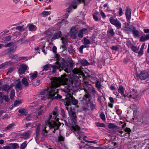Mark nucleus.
<instances>
[{
  "mask_svg": "<svg viewBox=\"0 0 149 149\" xmlns=\"http://www.w3.org/2000/svg\"><path fill=\"white\" fill-rule=\"evenodd\" d=\"M30 134L31 132L30 131L24 132L21 135V138H23L24 139H26L28 138L29 137Z\"/></svg>",
  "mask_w": 149,
  "mask_h": 149,
  "instance_id": "21",
  "label": "nucleus"
},
{
  "mask_svg": "<svg viewBox=\"0 0 149 149\" xmlns=\"http://www.w3.org/2000/svg\"><path fill=\"white\" fill-rule=\"evenodd\" d=\"M3 64H4V66H5L6 65H8L9 66L12 64L10 61H6L5 62L3 63Z\"/></svg>",
  "mask_w": 149,
  "mask_h": 149,
  "instance_id": "61",
  "label": "nucleus"
},
{
  "mask_svg": "<svg viewBox=\"0 0 149 149\" xmlns=\"http://www.w3.org/2000/svg\"><path fill=\"white\" fill-rule=\"evenodd\" d=\"M125 132H127V133H125V132L122 131H119L118 132V133H120L122 135L121 136H126V134H128V136H130V133L131 132V130L130 128L126 127L125 130Z\"/></svg>",
  "mask_w": 149,
  "mask_h": 149,
  "instance_id": "14",
  "label": "nucleus"
},
{
  "mask_svg": "<svg viewBox=\"0 0 149 149\" xmlns=\"http://www.w3.org/2000/svg\"><path fill=\"white\" fill-rule=\"evenodd\" d=\"M133 147L135 148V149H139L140 147V143L138 142H133Z\"/></svg>",
  "mask_w": 149,
  "mask_h": 149,
  "instance_id": "35",
  "label": "nucleus"
},
{
  "mask_svg": "<svg viewBox=\"0 0 149 149\" xmlns=\"http://www.w3.org/2000/svg\"><path fill=\"white\" fill-rule=\"evenodd\" d=\"M110 48L112 50L116 51H117L119 49L117 46H113L110 47Z\"/></svg>",
  "mask_w": 149,
  "mask_h": 149,
  "instance_id": "59",
  "label": "nucleus"
},
{
  "mask_svg": "<svg viewBox=\"0 0 149 149\" xmlns=\"http://www.w3.org/2000/svg\"><path fill=\"white\" fill-rule=\"evenodd\" d=\"M95 87L97 88V90L99 91L100 92H101V91L100 90V88L101 87V82L97 81L95 83Z\"/></svg>",
  "mask_w": 149,
  "mask_h": 149,
  "instance_id": "33",
  "label": "nucleus"
},
{
  "mask_svg": "<svg viewBox=\"0 0 149 149\" xmlns=\"http://www.w3.org/2000/svg\"><path fill=\"white\" fill-rule=\"evenodd\" d=\"M67 76V75L66 74V75L65 77V78L68 79V80H70V81H71V82H72V84L74 85V82H77L78 83V84H79V85H78V86H77V87H74V89H73H73L69 90L67 88V87H66V85H63L65 86V87L68 90V92H69L70 90L74 91V90H75L76 89H78V88H79V82L77 80H72V79H68V78H66ZM61 85H63V84H61L60 85L56 87V88L57 87L60 86ZM56 89L57 90V91H58L57 92V93H55V94L54 95L53 97H51V98L52 99V100H53V99H60L62 97V96L61 95H60L59 94H57V93L58 92V89H57L56 88Z\"/></svg>",
  "mask_w": 149,
  "mask_h": 149,
  "instance_id": "4",
  "label": "nucleus"
},
{
  "mask_svg": "<svg viewBox=\"0 0 149 149\" xmlns=\"http://www.w3.org/2000/svg\"><path fill=\"white\" fill-rule=\"evenodd\" d=\"M16 47L13 46L10 48H8L5 50L4 52L6 54H9L13 53L15 50Z\"/></svg>",
  "mask_w": 149,
  "mask_h": 149,
  "instance_id": "11",
  "label": "nucleus"
},
{
  "mask_svg": "<svg viewBox=\"0 0 149 149\" xmlns=\"http://www.w3.org/2000/svg\"><path fill=\"white\" fill-rule=\"evenodd\" d=\"M79 62L83 66H87L89 64V63L85 59L80 60Z\"/></svg>",
  "mask_w": 149,
  "mask_h": 149,
  "instance_id": "26",
  "label": "nucleus"
},
{
  "mask_svg": "<svg viewBox=\"0 0 149 149\" xmlns=\"http://www.w3.org/2000/svg\"><path fill=\"white\" fill-rule=\"evenodd\" d=\"M59 122L57 123L55 121H53L52 123H50L49 121H47L45 122V126L44 129L43 130L45 131V132L47 133V130H46V128L47 127H48L49 129H51L52 128H54V131L53 132L54 133H55V131L56 130H57L58 129L60 124H58Z\"/></svg>",
  "mask_w": 149,
  "mask_h": 149,
  "instance_id": "5",
  "label": "nucleus"
},
{
  "mask_svg": "<svg viewBox=\"0 0 149 149\" xmlns=\"http://www.w3.org/2000/svg\"><path fill=\"white\" fill-rule=\"evenodd\" d=\"M16 88L20 90H21L22 89L21 84L20 81H19V82L16 84Z\"/></svg>",
  "mask_w": 149,
  "mask_h": 149,
  "instance_id": "56",
  "label": "nucleus"
},
{
  "mask_svg": "<svg viewBox=\"0 0 149 149\" xmlns=\"http://www.w3.org/2000/svg\"><path fill=\"white\" fill-rule=\"evenodd\" d=\"M140 121L143 125H145L149 123V119L148 118L144 117L140 120Z\"/></svg>",
  "mask_w": 149,
  "mask_h": 149,
  "instance_id": "19",
  "label": "nucleus"
},
{
  "mask_svg": "<svg viewBox=\"0 0 149 149\" xmlns=\"http://www.w3.org/2000/svg\"><path fill=\"white\" fill-rule=\"evenodd\" d=\"M117 126L112 123H109L108 124V127L109 128H117Z\"/></svg>",
  "mask_w": 149,
  "mask_h": 149,
  "instance_id": "45",
  "label": "nucleus"
},
{
  "mask_svg": "<svg viewBox=\"0 0 149 149\" xmlns=\"http://www.w3.org/2000/svg\"><path fill=\"white\" fill-rule=\"evenodd\" d=\"M11 36H6L4 37L3 40L4 41H8L11 40Z\"/></svg>",
  "mask_w": 149,
  "mask_h": 149,
  "instance_id": "51",
  "label": "nucleus"
},
{
  "mask_svg": "<svg viewBox=\"0 0 149 149\" xmlns=\"http://www.w3.org/2000/svg\"><path fill=\"white\" fill-rule=\"evenodd\" d=\"M125 15L127 19L130 20L131 18V11L130 8H127L125 11Z\"/></svg>",
  "mask_w": 149,
  "mask_h": 149,
  "instance_id": "18",
  "label": "nucleus"
},
{
  "mask_svg": "<svg viewBox=\"0 0 149 149\" xmlns=\"http://www.w3.org/2000/svg\"><path fill=\"white\" fill-rule=\"evenodd\" d=\"M68 51L70 53H72L71 54H73L74 52V50L72 46H70V47L69 48Z\"/></svg>",
  "mask_w": 149,
  "mask_h": 149,
  "instance_id": "54",
  "label": "nucleus"
},
{
  "mask_svg": "<svg viewBox=\"0 0 149 149\" xmlns=\"http://www.w3.org/2000/svg\"><path fill=\"white\" fill-rule=\"evenodd\" d=\"M100 15L102 16V17L103 18H105L106 17V16L105 14H104V13L102 10H100Z\"/></svg>",
  "mask_w": 149,
  "mask_h": 149,
  "instance_id": "62",
  "label": "nucleus"
},
{
  "mask_svg": "<svg viewBox=\"0 0 149 149\" xmlns=\"http://www.w3.org/2000/svg\"><path fill=\"white\" fill-rule=\"evenodd\" d=\"M51 65L48 64L43 66V70L47 71L49 69H51Z\"/></svg>",
  "mask_w": 149,
  "mask_h": 149,
  "instance_id": "36",
  "label": "nucleus"
},
{
  "mask_svg": "<svg viewBox=\"0 0 149 149\" xmlns=\"http://www.w3.org/2000/svg\"><path fill=\"white\" fill-rule=\"evenodd\" d=\"M30 75V79H31V81L35 79L36 77H37L38 73L36 71L34 72V73H31L29 74Z\"/></svg>",
  "mask_w": 149,
  "mask_h": 149,
  "instance_id": "22",
  "label": "nucleus"
},
{
  "mask_svg": "<svg viewBox=\"0 0 149 149\" xmlns=\"http://www.w3.org/2000/svg\"><path fill=\"white\" fill-rule=\"evenodd\" d=\"M40 125H38L37 126L36 128V137L37 138H38V136L39 134V132L40 130Z\"/></svg>",
  "mask_w": 149,
  "mask_h": 149,
  "instance_id": "44",
  "label": "nucleus"
},
{
  "mask_svg": "<svg viewBox=\"0 0 149 149\" xmlns=\"http://www.w3.org/2000/svg\"><path fill=\"white\" fill-rule=\"evenodd\" d=\"M37 29V27L34 25L31 24L29 27V30L31 31H34Z\"/></svg>",
  "mask_w": 149,
  "mask_h": 149,
  "instance_id": "30",
  "label": "nucleus"
},
{
  "mask_svg": "<svg viewBox=\"0 0 149 149\" xmlns=\"http://www.w3.org/2000/svg\"><path fill=\"white\" fill-rule=\"evenodd\" d=\"M130 48L132 51L136 53H138V51L139 50V48H137L136 47L134 46L133 45Z\"/></svg>",
  "mask_w": 149,
  "mask_h": 149,
  "instance_id": "41",
  "label": "nucleus"
},
{
  "mask_svg": "<svg viewBox=\"0 0 149 149\" xmlns=\"http://www.w3.org/2000/svg\"><path fill=\"white\" fill-rule=\"evenodd\" d=\"M70 117L72 120L73 121L74 125H75L76 123L77 116L76 115L75 112H68Z\"/></svg>",
  "mask_w": 149,
  "mask_h": 149,
  "instance_id": "15",
  "label": "nucleus"
},
{
  "mask_svg": "<svg viewBox=\"0 0 149 149\" xmlns=\"http://www.w3.org/2000/svg\"><path fill=\"white\" fill-rule=\"evenodd\" d=\"M90 106L88 104L85 105L84 107H83V110L84 111H95V105L92 103L90 102L89 104Z\"/></svg>",
  "mask_w": 149,
  "mask_h": 149,
  "instance_id": "7",
  "label": "nucleus"
},
{
  "mask_svg": "<svg viewBox=\"0 0 149 149\" xmlns=\"http://www.w3.org/2000/svg\"><path fill=\"white\" fill-rule=\"evenodd\" d=\"M138 76L141 80H144L149 77V74L147 72L143 71L139 74Z\"/></svg>",
  "mask_w": 149,
  "mask_h": 149,
  "instance_id": "9",
  "label": "nucleus"
},
{
  "mask_svg": "<svg viewBox=\"0 0 149 149\" xmlns=\"http://www.w3.org/2000/svg\"><path fill=\"white\" fill-rule=\"evenodd\" d=\"M96 125L97 127H104L105 125L104 124L102 123H100L97 122L96 123Z\"/></svg>",
  "mask_w": 149,
  "mask_h": 149,
  "instance_id": "60",
  "label": "nucleus"
},
{
  "mask_svg": "<svg viewBox=\"0 0 149 149\" xmlns=\"http://www.w3.org/2000/svg\"><path fill=\"white\" fill-rule=\"evenodd\" d=\"M11 147V149H17L19 148V144L16 143H12L9 144Z\"/></svg>",
  "mask_w": 149,
  "mask_h": 149,
  "instance_id": "27",
  "label": "nucleus"
},
{
  "mask_svg": "<svg viewBox=\"0 0 149 149\" xmlns=\"http://www.w3.org/2000/svg\"><path fill=\"white\" fill-rule=\"evenodd\" d=\"M127 45L129 48H130L133 45L132 44L131 41L128 40L127 42Z\"/></svg>",
  "mask_w": 149,
  "mask_h": 149,
  "instance_id": "64",
  "label": "nucleus"
},
{
  "mask_svg": "<svg viewBox=\"0 0 149 149\" xmlns=\"http://www.w3.org/2000/svg\"><path fill=\"white\" fill-rule=\"evenodd\" d=\"M4 92L3 91L0 92V100L1 102H3L4 100L6 102H8L10 101V99L8 95H4Z\"/></svg>",
  "mask_w": 149,
  "mask_h": 149,
  "instance_id": "10",
  "label": "nucleus"
},
{
  "mask_svg": "<svg viewBox=\"0 0 149 149\" xmlns=\"http://www.w3.org/2000/svg\"><path fill=\"white\" fill-rule=\"evenodd\" d=\"M130 109H131L133 112H137V111H139L137 107L134 105H131L130 107Z\"/></svg>",
  "mask_w": 149,
  "mask_h": 149,
  "instance_id": "38",
  "label": "nucleus"
},
{
  "mask_svg": "<svg viewBox=\"0 0 149 149\" xmlns=\"http://www.w3.org/2000/svg\"><path fill=\"white\" fill-rule=\"evenodd\" d=\"M58 139L59 141H64V137L61 135L60 134H59V135L58 137Z\"/></svg>",
  "mask_w": 149,
  "mask_h": 149,
  "instance_id": "55",
  "label": "nucleus"
},
{
  "mask_svg": "<svg viewBox=\"0 0 149 149\" xmlns=\"http://www.w3.org/2000/svg\"><path fill=\"white\" fill-rule=\"evenodd\" d=\"M85 1V0H74L71 3V6L74 9H75L77 7V4L78 3H80L81 2L82 3L84 2Z\"/></svg>",
  "mask_w": 149,
  "mask_h": 149,
  "instance_id": "17",
  "label": "nucleus"
},
{
  "mask_svg": "<svg viewBox=\"0 0 149 149\" xmlns=\"http://www.w3.org/2000/svg\"><path fill=\"white\" fill-rule=\"evenodd\" d=\"M32 84L35 86H38L40 83V80H35L34 79L31 81Z\"/></svg>",
  "mask_w": 149,
  "mask_h": 149,
  "instance_id": "32",
  "label": "nucleus"
},
{
  "mask_svg": "<svg viewBox=\"0 0 149 149\" xmlns=\"http://www.w3.org/2000/svg\"><path fill=\"white\" fill-rule=\"evenodd\" d=\"M15 125L14 123H12L9 124L8 126L5 128V130H10L12 129L15 126Z\"/></svg>",
  "mask_w": 149,
  "mask_h": 149,
  "instance_id": "39",
  "label": "nucleus"
},
{
  "mask_svg": "<svg viewBox=\"0 0 149 149\" xmlns=\"http://www.w3.org/2000/svg\"><path fill=\"white\" fill-rule=\"evenodd\" d=\"M71 36L73 38L76 39L77 38L76 34L77 33V30L74 27H72L71 28L70 30Z\"/></svg>",
  "mask_w": 149,
  "mask_h": 149,
  "instance_id": "16",
  "label": "nucleus"
},
{
  "mask_svg": "<svg viewBox=\"0 0 149 149\" xmlns=\"http://www.w3.org/2000/svg\"><path fill=\"white\" fill-rule=\"evenodd\" d=\"M62 35V34L61 32L60 31H58L54 34L52 37V40L58 39L61 37Z\"/></svg>",
  "mask_w": 149,
  "mask_h": 149,
  "instance_id": "20",
  "label": "nucleus"
},
{
  "mask_svg": "<svg viewBox=\"0 0 149 149\" xmlns=\"http://www.w3.org/2000/svg\"><path fill=\"white\" fill-rule=\"evenodd\" d=\"M107 32L111 36H113L115 34V33L112 29H111L110 30H109L107 31Z\"/></svg>",
  "mask_w": 149,
  "mask_h": 149,
  "instance_id": "46",
  "label": "nucleus"
},
{
  "mask_svg": "<svg viewBox=\"0 0 149 149\" xmlns=\"http://www.w3.org/2000/svg\"><path fill=\"white\" fill-rule=\"evenodd\" d=\"M56 61L55 63L56 65H51V67L52 68V72L55 73L58 69L60 71L64 70L65 72L68 73L69 71L68 64L64 59L57 54L56 55Z\"/></svg>",
  "mask_w": 149,
  "mask_h": 149,
  "instance_id": "2",
  "label": "nucleus"
},
{
  "mask_svg": "<svg viewBox=\"0 0 149 149\" xmlns=\"http://www.w3.org/2000/svg\"><path fill=\"white\" fill-rule=\"evenodd\" d=\"M61 40L62 41V43L63 44H66L68 43V38L66 36L65 37H61Z\"/></svg>",
  "mask_w": 149,
  "mask_h": 149,
  "instance_id": "34",
  "label": "nucleus"
},
{
  "mask_svg": "<svg viewBox=\"0 0 149 149\" xmlns=\"http://www.w3.org/2000/svg\"><path fill=\"white\" fill-rule=\"evenodd\" d=\"M86 47H87V46L86 45H82L79 48V52L81 53H83V49Z\"/></svg>",
  "mask_w": 149,
  "mask_h": 149,
  "instance_id": "47",
  "label": "nucleus"
},
{
  "mask_svg": "<svg viewBox=\"0 0 149 149\" xmlns=\"http://www.w3.org/2000/svg\"><path fill=\"white\" fill-rule=\"evenodd\" d=\"M66 74H64L61 75L60 78L54 77L51 80L52 84L50 87L47 89L42 91L40 93V95H43L46 94L41 97V100H44L47 99L51 98L53 97L55 93L57 92V90L56 89V87L61 84L65 85L69 89H74V87H77L79 85L78 82H74V85L72 84V82L70 80L65 79Z\"/></svg>",
  "mask_w": 149,
  "mask_h": 149,
  "instance_id": "1",
  "label": "nucleus"
},
{
  "mask_svg": "<svg viewBox=\"0 0 149 149\" xmlns=\"http://www.w3.org/2000/svg\"><path fill=\"white\" fill-rule=\"evenodd\" d=\"M83 40L84 41L83 44L84 45L86 46L87 45L90 44L91 42L89 40L85 37L84 38Z\"/></svg>",
  "mask_w": 149,
  "mask_h": 149,
  "instance_id": "37",
  "label": "nucleus"
},
{
  "mask_svg": "<svg viewBox=\"0 0 149 149\" xmlns=\"http://www.w3.org/2000/svg\"><path fill=\"white\" fill-rule=\"evenodd\" d=\"M127 146L129 149H135L133 147V143L132 142H130L127 143Z\"/></svg>",
  "mask_w": 149,
  "mask_h": 149,
  "instance_id": "40",
  "label": "nucleus"
},
{
  "mask_svg": "<svg viewBox=\"0 0 149 149\" xmlns=\"http://www.w3.org/2000/svg\"><path fill=\"white\" fill-rule=\"evenodd\" d=\"M84 91L86 93L83 98V100L87 101L88 99L89 101H90L91 97V95L89 93V91L86 89H84Z\"/></svg>",
  "mask_w": 149,
  "mask_h": 149,
  "instance_id": "12",
  "label": "nucleus"
},
{
  "mask_svg": "<svg viewBox=\"0 0 149 149\" xmlns=\"http://www.w3.org/2000/svg\"><path fill=\"white\" fill-rule=\"evenodd\" d=\"M109 21L111 24L114 25L117 28L120 29L121 28V24L119 21L112 17L110 18Z\"/></svg>",
  "mask_w": 149,
  "mask_h": 149,
  "instance_id": "8",
  "label": "nucleus"
},
{
  "mask_svg": "<svg viewBox=\"0 0 149 149\" xmlns=\"http://www.w3.org/2000/svg\"><path fill=\"white\" fill-rule=\"evenodd\" d=\"M13 85L12 84L10 85H8V84H4L2 87H0V91L1 90L2 91H7L8 92L10 89V88L12 87Z\"/></svg>",
  "mask_w": 149,
  "mask_h": 149,
  "instance_id": "13",
  "label": "nucleus"
},
{
  "mask_svg": "<svg viewBox=\"0 0 149 149\" xmlns=\"http://www.w3.org/2000/svg\"><path fill=\"white\" fill-rule=\"evenodd\" d=\"M145 45V43H144L142 44V45H141V47L140 48V49L139 51L138 52V56H141L143 54V49L144 48V47Z\"/></svg>",
  "mask_w": 149,
  "mask_h": 149,
  "instance_id": "25",
  "label": "nucleus"
},
{
  "mask_svg": "<svg viewBox=\"0 0 149 149\" xmlns=\"http://www.w3.org/2000/svg\"><path fill=\"white\" fill-rule=\"evenodd\" d=\"M22 102L21 100H16L14 102V106H16L17 105L20 104Z\"/></svg>",
  "mask_w": 149,
  "mask_h": 149,
  "instance_id": "42",
  "label": "nucleus"
},
{
  "mask_svg": "<svg viewBox=\"0 0 149 149\" xmlns=\"http://www.w3.org/2000/svg\"><path fill=\"white\" fill-rule=\"evenodd\" d=\"M84 149H101L100 148H97L88 144H86V146L84 147Z\"/></svg>",
  "mask_w": 149,
  "mask_h": 149,
  "instance_id": "29",
  "label": "nucleus"
},
{
  "mask_svg": "<svg viewBox=\"0 0 149 149\" xmlns=\"http://www.w3.org/2000/svg\"><path fill=\"white\" fill-rule=\"evenodd\" d=\"M29 69L28 67L26 64L24 63L21 64L18 69V71L20 74H24L27 70Z\"/></svg>",
  "mask_w": 149,
  "mask_h": 149,
  "instance_id": "6",
  "label": "nucleus"
},
{
  "mask_svg": "<svg viewBox=\"0 0 149 149\" xmlns=\"http://www.w3.org/2000/svg\"><path fill=\"white\" fill-rule=\"evenodd\" d=\"M50 13V12L44 11L41 13V14L44 16H45L48 15Z\"/></svg>",
  "mask_w": 149,
  "mask_h": 149,
  "instance_id": "53",
  "label": "nucleus"
},
{
  "mask_svg": "<svg viewBox=\"0 0 149 149\" xmlns=\"http://www.w3.org/2000/svg\"><path fill=\"white\" fill-rule=\"evenodd\" d=\"M72 128L75 131H79L80 130V127L77 125L72 126Z\"/></svg>",
  "mask_w": 149,
  "mask_h": 149,
  "instance_id": "50",
  "label": "nucleus"
},
{
  "mask_svg": "<svg viewBox=\"0 0 149 149\" xmlns=\"http://www.w3.org/2000/svg\"><path fill=\"white\" fill-rule=\"evenodd\" d=\"M100 116L101 118L103 120H105V115L103 113H101L100 114Z\"/></svg>",
  "mask_w": 149,
  "mask_h": 149,
  "instance_id": "63",
  "label": "nucleus"
},
{
  "mask_svg": "<svg viewBox=\"0 0 149 149\" xmlns=\"http://www.w3.org/2000/svg\"><path fill=\"white\" fill-rule=\"evenodd\" d=\"M15 95V91L14 89L10 91V97L11 100H13L14 98Z\"/></svg>",
  "mask_w": 149,
  "mask_h": 149,
  "instance_id": "43",
  "label": "nucleus"
},
{
  "mask_svg": "<svg viewBox=\"0 0 149 149\" xmlns=\"http://www.w3.org/2000/svg\"><path fill=\"white\" fill-rule=\"evenodd\" d=\"M80 31L84 35V34H85L88 31V29L86 28H84L80 30Z\"/></svg>",
  "mask_w": 149,
  "mask_h": 149,
  "instance_id": "57",
  "label": "nucleus"
},
{
  "mask_svg": "<svg viewBox=\"0 0 149 149\" xmlns=\"http://www.w3.org/2000/svg\"><path fill=\"white\" fill-rule=\"evenodd\" d=\"M78 36L79 38H82L84 37V35L80 30L78 32Z\"/></svg>",
  "mask_w": 149,
  "mask_h": 149,
  "instance_id": "58",
  "label": "nucleus"
},
{
  "mask_svg": "<svg viewBox=\"0 0 149 149\" xmlns=\"http://www.w3.org/2000/svg\"><path fill=\"white\" fill-rule=\"evenodd\" d=\"M27 141H25L21 145L20 147V149H24L27 146Z\"/></svg>",
  "mask_w": 149,
  "mask_h": 149,
  "instance_id": "48",
  "label": "nucleus"
},
{
  "mask_svg": "<svg viewBox=\"0 0 149 149\" xmlns=\"http://www.w3.org/2000/svg\"><path fill=\"white\" fill-rule=\"evenodd\" d=\"M22 83L25 86L28 87L29 85L27 79L25 77H24L22 79Z\"/></svg>",
  "mask_w": 149,
  "mask_h": 149,
  "instance_id": "31",
  "label": "nucleus"
},
{
  "mask_svg": "<svg viewBox=\"0 0 149 149\" xmlns=\"http://www.w3.org/2000/svg\"><path fill=\"white\" fill-rule=\"evenodd\" d=\"M68 22L67 20L66 19H63L61 20V24L62 25L64 24V25L65 26L66 24H68Z\"/></svg>",
  "mask_w": 149,
  "mask_h": 149,
  "instance_id": "52",
  "label": "nucleus"
},
{
  "mask_svg": "<svg viewBox=\"0 0 149 149\" xmlns=\"http://www.w3.org/2000/svg\"><path fill=\"white\" fill-rule=\"evenodd\" d=\"M131 94H132L133 96V99H135L137 98L138 96V93H137V91L134 89L132 90L131 92Z\"/></svg>",
  "mask_w": 149,
  "mask_h": 149,
  "instance_id": "28",
  "label": "nucleus"
},
{
  "mask_svg": "<svg viewBox=\"0 0 149 149\" xmlns=\"http://www.w3.org/2000/svg\"><path fill=\"white\" fill-rule=\"evenodd\" d=\"M133 34L134 37L135 38L137 37L139 35V32L138 30H135L133 31Z\"/></svg>",
  "mask_w": 149,
  "mask_h": 149,
  "instance_id": "49",
  "label": "nucleus"
},
{
  "mask_svg": "<svg viewBox=\"0 0 149 149\" xmlns=\"http://www.w3.org/2000/svg\"><path fill=\"white\" fill-rule=\"evenodd\" d=\"M66 98L64 103L66 109L68 112H73L70 107L71 103L73 105H76L78 103L77 100L75 99L70 94L67 93L65 95Z\"/></svg>",
  "mask_w": 149,
  "mask_h": 149,
  "instance_id": "3",
  "label": "nucleus"
},
{
  "mask_svg": "<svg viewBox=\"0 0 149 149\" xmlns=\"http://www.w3.org/2000/svg\"><path fill=\"white\" fill-rule=\"evenodd\" d=\"M149 39V34L146 35V36H141L140 38V42H145Z\"/></svg>",
  "mask_w": 149,
  "mask_h": 149,
  "instance_id": "24",
  "label": "nucleus"
},
{
  "mask_svg": "<svg viewBox=\"0 0 149 149\" xmlns=\"http://www.w3.org/2000/svg\"><path fill=\"white\" fill-rule=\"evenodd\" d=\"M118 92L120 93L123 96L125 97L126 95L124 94V89L123 86L122 85H120L119 86L118 89Z\"/></svg>",
  "mask_w": 149,
  "mask_h": 149,
  "instance_id": "23",
  "label": "nucleus"
}]
</instances>
